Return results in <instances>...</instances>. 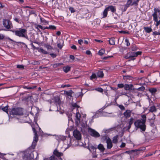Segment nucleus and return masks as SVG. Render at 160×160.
<instances>
[{"label":"nucleus","instance_id":"obj_25","mask_svg":"<svg viewBox=\"0 0 160 160\" xmlns=\"http://www.w3.org/2000/svg\"><path fill=\"white\" fill-rule=\"evenodd\" d=\"M145 32L148 33H149L152 31V28L149 27H145L144 28Z\"/></svg>","mask_w":160,"mask_h":160},{"label":"nucleus","instance_id":"obj_57","mask_svg":"<svg viewBox=\"0 0 160 160\" xmlns=\"http://www.w3.org/2000/svg\"><path fill=\"white\" fill-rule=\"evenodd\" d=\"M98 117V114H96L92 117V118L94 119V118H97Z\"/></svg>","mask_w":160,"mask_h":160},{"label":"nucleus","instance_id":"obj_6","mask_svg":"<svg viewBox=\"0 0 160 160\" xmlns=\"http://www.w3.org/2000/svg\"><path fill=\"white\" fill-rule=\"evenodd\" d=\"M136 127L140 128L142 131H145L146 130L145 122H144L142 120H138L136 121L134 123Z\"/></svg>","mask_w":160,"mask_h":160},{"label":"nucleus","instance_id":"obj_43","mask_svg":"<svg viewBox=\"0 0 160 160\" xmlns=\"http://www.w3.org/2000/svg\"><path fill=\"white\" fill-rule=\"evenodd\" d=\"M95 90L101 92H103V89L101 88H96Z\"/></svg>","mask_w":160,"mask_h":160},{"label":"nucleus","instance_id":"obj_13","mask_svg":"<svg viewBox=\"0 0 160 160\" xmlns=\"http://www.w3.org/2000/svg\"><path fill=\"white\" fill-rule=\"evenodd\" d=\"M3 25L7 29H10L12 26V23L11 22L8 20H4L3 21Z\"/></svg>","mask_w":160,"mask_h":160},{"label":"nucleus","instance_id":"obj_22","mask_svg":"<svg viewBox=\"0 0 160 160\" xmlns=\"http://www.w3.org/2000/svg\"><path fill=\"white\" fill-rule=\"evenodd\" d=\"M37 49L38 50L39 52H41L44 54H47L48 53L47 51L42 48H37Z\"/></svg>","mask_w":160,"mask_h":160},{"label":"nucleus","instance_id":"obj_2","mask_svg":"<svg viewBox=\"0 0 160 160\" xmlns=\"http://www.w3.org/2000/svg\"><path fill=\"white\" fill-rule=\"evenodd\" d=\"M154 12L152 14L153 20L156 23L155 24L158 27L160 24V10L158 8H155L154 9Z\"/></svg>","mask_w":160,"mask_h":160},{"label":"nucleus","instance_id":"obj_49","mask_svg":"<svg viewBox=\"0 0 160 160\" xmlns=\"http://www.w3.org/2000/svg\"><path fill=\"white\" fill-rule=\"evenodd\" d=\"M111 131V129H104V131L105 133H108L109 132Z\"/></svg>","mask_w":160,"mask_h":160},{"label":"nucleus","instance_id":"obj_27","mask_svg":"<svg viewBox=\"0 0 160 160\" xmlns=\"http://www.w3.org/2000/svg\"><path fill=\"white\" fill-rule=\"evenodd\" d=\"M70 67L69 66L65 67L63 68V70L66 73L68 72L70 70Z\"/></svg>","mask_w":160,"mask_h":160},{"label":"nucleus","instance_id":"obj_9","mask_svg":"<svg viewBox=\"0 0 160 160\" xmlns=\"http://www.w3.org/2000/svg\"><path fill=\"white\" fill-rule=\"evenodd\" d=\"M139 1V0H128L127 3L125 5V7L127 8L130 6H137L138 5V3Z\"/></svg>","mask_w":160,"mask_h":160},{"label":"nucleus","instance_id":"obj_10","mask_svg":"<svg viewBox=\"0 0 160 160\" xmlns=\"http://www.w3.org/2000/svg\"><path fill=\"white\" fill-rule=\"evenodd\" d=\"M88 130L90 134L92 136L98 137L100 136L98 132L91 128H88Z\"/></svg>","mask_w":160,"mask_h":160},{"label":"nucleus","instance_id":"obj_31","mask_svg":"<svg viewBox=\"0 0 160 160\" xmlns=\"http://www.w3.org/2000/svg\"><path fill=\"white\" fill-rule=\"evenodd\" d=\"M63 46V42L62 41V42H60L58 44L57 46L60 49H61Z\"/></svg>","mask_w":160,"mask_h":160},{"label":"nucleus","instance_id":"obj_47","mask_svg":"<svg viewBox=\"0 0 160 160\" xmlns=\"http://www.w3.org/2000/svg\"><path fill=\"white\" fill-rule=\"evenodd\" d=\"M145 89V88L144 87L142 86L140 88H139L137 89V90L139 91H143Z\"/></svg>","mask_w":160,"mask_h":160},{"label":"nucleus","instance_id":"obj_18","mask_svg":"<svg viewBox=\"0 0 160 160\" xmlns=\"http://www.w3.org/2000/svg\"><path fill=\"white\" fill-rule=\"evenodd\" d=\"M107 10L108 11L109 10H110L112 12H114L116 11L115 7L112 5H110L106 8Z\"/></svg>","mask_w":160,"mask_h":160},{"label":"nucleus","instance_id":"obj_64","mask_svg":"<svg viewBox=\"0 0 160 160\" xmlns=\"http://www.w3.org/2000/svg\"><path fill=\"white\" fill-rule=\"evenodd\" d=\"M91 53V51L89 50H87L86 51V54L87 55H90Z\"/></svg>","mask_w":160,"mask_h":160},{"label":"nucleus","instance_id":"obj_5","mask_svg":"<svg viewBox=\"0 0 160 160\" xmlns=\"http://www.w3.org/2000/svg\"><path fill=\"white\" fill-rule=\"evenodd\" d=\"M10 113L13 115L21 116L23 114V109L20 108H15L12 109Z\"/></svg>","mask_w":160,"mask_h":160},{"label":"nucleus","instance_id":"obj_23","mask_svg":"<svg viewBox=\"0 0 160 160\" xmlns=\"http://www.w3.org/2000/svg\"><path fill=\"white\" fill-rule=\"evenodd\" d=\"M98 148L101 152H103L105 150L103 145L101 144L98 145Z\"/></svg>","mask_w":160,"mask_h":160},{"label":"nucleus","instance_id":"obj_28","mask_svg":"<svg viewBox=\"0 0 160 160\" xmlns=\"http://www.w3.org/2000/svg\"><path fill=\"white\" fill-rule=\"evenodd\" d=\"M118 135H116L113 138L112 142L114 143H116L118 141Z\"/></svg>","mask_w":160,"mask_h":160},{"label":"nucleus","instance_id":"obj_4","mask_svg":"<svg viewBox=\"0 0 160 160\" xmlns=\"http://www.w3.org/2000/svg\"><path fill=\"white\" fill-rule=\"evenodd\" d=\"M75 117V122L76 124L77 125L80 124L82 126V127H80L81 131H85L87 128L86 122L85 121L84 122H80V118H81V115L79 112H77Z\"/></svg>","mask_w":160,"mask_h":160},{"label":"nucleus","instance_id":"obj_44","mask_svg":"<svg viewBox=\"0 0 160 160\" xmlns=\"http://www.w3.org/2000/svg\"><path fill=\"white\" fill-rule=\"evenodd\" d=\"M49 29L55 30L56 29V27L54 25H50L49 26Z\"/></svg>","mask_w":160,"mask_h":160},{"label":"nucleus","instance_id":"obj_12","mask_svg":"<svg viewBox=\"0 0 160 160\" xmlns=\"http://www.w3.org/2000/svg\"><path fill=\"white\" fill-rule=\"evenodd\" d=\"M73 136L76 139H81L82 137L81 133L80 132L77 130H74L73 132Z\"/></svg>","mask_w":160,"mask_h":160},{"label":"nucleus","instance_id":"obj_41","mask_svg":"<svg viewBox=\"0 0 160 160\" xmlns=\"http://www.w3.org/2000/svg\"><path fill=\"white\" fill-rule=\"evenodd\" d=\"M133 120L134 119L133 118H131L128 122L129 124L130 125H131L133 123Z\"/></svg>","mask_w":160,"mask_h":160},{"label":"nucleus","instance_id":"obj_61","mask_svg":"<svg viewBox=\"0 0 160 160\" xmlns=\"http://www.w3.org/2000/svg\"><path fill=\"white\" fill-rule=\"evenodd\" d=\"M152 115H153V117L151 118V119L154 120L155 119V115L153 113L152 114Z\"/></svg>","mask_w":160,"mask_h":160},{"label":"nucleus","instance_id":"obj_58","mask_svg":"<svg viewBox=\"0 0 160 160\" xmlns=\"http://www.w3.org/2000/svg\"><path fill=\"white\" fill-rule=\"evenodd\" d=\"M26 117H25L23 118V119L22 120V121H21V122L22 123H23L26 122Z\"/></svg>","mask_w":160,"mask_h":160},{"label":"nucleus","instance_id":"obj_45","mask_svg":"<svg viewBox=\"0 0 160 160\" xmlns=\"http://www.w3.org/2000/svg\"><path fill=\"white\" fill-rule=\"evenodd\" d=\"M153 34L154 35H160V33H159V31H154L153 32Z\"/></svg>","mask_w":160,"mask_h":160},{"label":"nucleus","instance_id":"obj_3","mask_svg":"<svg viewBox=\"0 0 160 160\" xmlns=\"http://www.w3.org/2000/svg\"><path fill=\"white\" fill-rule=\"evenodd\" d=\"M11 31L14 33L15 35L19 37L24 38L28 40L27 34V30L24 29L20 28L17 30H11Z\"/></svg>","mask_w":160,"mask_h":160},{"label":"nucleus","instance_id":"obj_29","mask_svg":"<svg viewBox=\"0 0 160 160\" xmlns=\"http://www.w3.org/2000/svg\"><path fill=\"white\" fill-rule=\"evenodd\" d=\"M108 12L107 9L106 8L105 9L103 12V18H105L106 17L108 14Z\"/></svg>","mask_w":160,"mask_h":160},{"label":"nucleus","instance_id":"obj_35","mask_svg":"<svg viewBox=\"0 0 160 160\" xmlns=\"http://www.w3.org/2000/svg\"><path fill=\"white\" fill-rule=\"evenodd\" d=\"M2 109L4 112H6L7 114H8V106H6L5 107L2 108Z\"/></svg>","mask_w":160,"mask_h":160},{"label":"nucleus","instance_id":"obj_50","mask_svg":"<svg viewBox=\"0 0 160 160\" xmlns=\"http://www.w3.org/2000/svg\"><path fill=\"white\" fill-rule=\"evenodd\" d=\"M78 43L81 45H82L83 43V41L82 40L80 39L78 41Z\"/></svg>","mask_w":160,"mask_h":160},{"label":"nucleus","instance_id":"obj_21","mask_svg":"<svg viewBox=\"0 0 160 160\" xmlns=\"http://www.w3.org/2000/svg\"><path fill=\"white\" fill-rule=\"evenodd\" d=\"M97 75L98 77L102 78L103 77L104 74L102 71L100 70L98 72Z\"/></svg>","mask_w":160,"mask_h":160},{"label":"nucleus","instance_id":"obj_26","mask_svg":"<svg viewBox=\"0 0 160 160\" xmlns=\"http://www.w3.org/2000/svg\"><path fill=\"white\" fill-rule=\"evenodd\" d=\"M54 100L56 104H59L60 102V98L58 97H55L54 98Z\"/></svg>","mask_w":160,"mask_h":160},{"label":"nucleus","instance_id":"obj_38","mask_svg":"<svg viewBox=\"0 0 160 160\" xmlns=\"http://www.w3.org/2000/svg\"><path fill=\"white\" fill-rule=\"evenodd\" d=\"M149 91L151 93H155L156 92L157 89L155 88H150L149 89Z\"/></svg>","mask_w":160,"mask_h":160},{"label":"nucleus","instance_id":"obj_33","mask_svg":"<svg viewBox=\"0 0 160 160\" xmlns=\"http://www.w3.org/2000/svg\"><path fill=\"white\" fill-rule=\"evenodd\" d=\"M142 119L141 120H142V121L144 122H145L146 119V116L145 115H143L141 116Z\"/></svg>","mask_w":160,"mask_h":160},{"label":"nucleus","instance_id":"obj_16","mask_svg":"<svg viewBox=\"0 0 160 160\" xmlns=\"http://www.w3.org/2000/svg\"><path fill=\"white\" fill-rule=\"evenodd\" d=\"M107 144V148L108 149L111 148L112 147V144L111 140L109 138H108L106 141Z\"/></svg>","mask_w":160,"mask_h":160},{"label":"nucleus","instance_id":"obj_1","mask_svg":"<svg viewBox=\"0 0 160 160\" xmlns=\"http://www.w3.org/2000/svg\"><path fill=\"white\" fill-rule=\"evenodd\" d=\"M56 138L59 142L64 141L65 143L66 142L67 140L68 141L69 143H67L68 148H69L71 146H75L78 145L77 141L72 140L70 138H67L66 139V137L63 136H57L56 137Z\"/></svg>","mask_w":160,"mask_h":160},{"label":"nucleus","instance_id":"obj_19","mask_svg":"<svg viewBox=\"0 0 160 160\" xmlns=\"http://www.w3.org/2000/svg\"><path fill=\"white\" fill-rule=\"evenodd\" d=\"M74 93V92L72 90L69 91H64V94L67 95V96H69L71 97H72V94Z\"/></svg>","mask_w":160,"mask_h":160},{"label":"nucleus","instance_id":"obj_8","mask_svg":"<svg viewBox=\"0 0 160 160\" xmlns=\"http://www.w3.org/2000/svg\"><path fill=\"white\" fill-rule=\"evenodd\" d=\"M142 52L140 51H138L136 52H132L127 53L125 56V58L127 59L132 57H136L138 55H140Z\"/></svg>","mask_w":160,"mask_h":160},{"label":"nucleus","instance_id":"obj_39","mask_svg":"<svg viewBox=\"0 0 160 160\" xmlns=\"http://www.w3.org/2000/svg\"><path fill=\"white\" fill-rule=\"evenodd\" d=\"M125 44L127 46H129L130 45V43H129V41L127 38H126L125 40Z\"/></svg>","mask_w":160,"mask_h":160},{"label":"nucleus","instance_id":"obj_7","mask_svg":"<svg viewBox=\"0 0 160 160\" xmlns=\"http://www.w3.org/2000/svg\"><path fill=\"white\" fill-rule=\"evenodd\" d=\"M24 160H30L34 159L33 153L31 152H26L23 157Z\"/></svg>","mask_w":160,"mask_h":160},{"label":"nucleus","instance_id":"obj_55","mask_svg":"<svg viewBox=\"0 0 160 160\" xmlns=\"http://www.w3.org/2000/svg\"><path fill=\"white\" fill-rule=\"evenodd\" d=\"M70 58L72 60H75V57L73 55H71L70 56Z\"/></svg>","mask_w":160,"mask_h":160},{"label":"nucleus","instance_id":"obj_32","mask_svg":"<svg viewBox=\"0 0 160 160\" xmlns=\"http://www.w3.org/2000/svg\"><path fill=\"white\" fill-rule=\"evenodd\" d=\"M105 53L104 49H102L98 52V54L100 56L102 55Z\"/></svg>","mask_w":160,"mask_h":160},{"label":"nucleus","instance_id":"obj_37","mask_svg":"<svg viewBox=\"0 0 160 160\" xmlns=\"http://www.w3.org/2000/svg\"><path fill=\"white\" fill-rule=\"evenodd\" d=\"M62 65V63H55L53 65V67L54 68H56L57 67H58L61 66V65Z\"/></svg>","mask_w":160,"mask_h":160},{"label":"nucleus","instance_id":"obj_36","mask_svg":"<svg viewBox=\"0 0 160 160\" xmlns=\"http://www.w3.org/2000/svg\"><path fill=\"white\" fill-rule=\"evenodd\" d=\"M44 46L48 49H52V47L49 45L45 44L44 45Z\"/></svg>","mask_w":160,"mask_h":160},{"label":"nucleus","instance_id":"obj_40","mask_svg":"<svg viewBox=\"0 0 160 160\" xmlns=\"http://www.w3.org/2000/svg\"><path fill=\"white\" fill-rule=\"evenodd\" d=\"M36 28L38 30H39V28H40L42 30H43L44 29L43 28V27H42L41 25L38 24L36 25Z\"/></svg>","mask_w":160,"mask_h":160},{"label":"nucleus","instance_id":"obj_51","mask_svg":"<svg viewBox=\"0 0 160 160\" xmlns=\"http://www.w3.org/2000/svg\"><path fill=\"white\" fill-rule=\"evenodd\" d=\"M119 32L120 33H129V32H126L124 31H119Z\"/></svg>","mask_w":160,"mask_h":160},{"label":"nucleus","instance_id":"obj_17","mask_svg":"<svg viewBox=\"0 0 160 160\" xmlns=\"http://www.w3.org/2000/svg\"><path fill=\"white\" fill-rule=\"evenodd\" d=\"M148 108L149 112L152 113L157 112V109L154 105L149 106Z\"/></svg>","mask_w":160,"mask_h":160},{"label":"nucleus","instance_id":"obj_34","mask_svg":"<svg viewBox=\"0 0 160 160\" xmlns=\"http://www.w3.org/2000/svg\"><path fill=\"white\" fill-rule=\"evenodd\" d=\"M24 66L23 65H17V68L21 70L24 69Z\"/></svg>","mask_w":160,"mask_h":160},{"label":"nucleus","instance_id":"obj_48","mask_svg":"<svg viewBox=\"0 0 160 160\" xmlns=\"http://www.w3.org/2000/svg\"><path fill=\"white\" fill-rule=\"evenodd\" d=\"M69 10H70L71 13H73L75 12V10L72 7H70L69 8Z\"/></svg>","mask_w":160,"mask_h":160},{"label":"nucleus","instance_id":"obj_42","mask_svg":"<svg viewBox=\"0 0 160 160\" xmlns=\"http://www.w3.org/2000/svg\"><path fill=\"white\" fill-rule=\"evenodd\" d=\"M131 49L133 51H136L137 49V47L135 45H133L132 46Z\"/></svg>","mask_w":160,"mask_h":160},{"label":"nucleus","instance_id":"obj_59","mask_svg":"<svg viewBox=\"0 0 160 160\" xmlns=\"http://www.w3.org/2000/svg\"><path fill=\"white\" fill-rule=\"evenodd\" d=\"M125 146V143L123 142H122L121 145L120 146V147L121 148H124Z\"/></svg>","mask_w":160,"mask_h":160},{"label":"nucleus","instance_id":"obj_11","mask_svg":"<svg viewBox=\"0 0 160 160\" xmlns=\"http://www.w3.org/2000/svg\"><path fill=\"white\" fill-rule=\"evenodd\" d=\"M32 130L34 133V140L32 142V146H33V148H35V145H36V143L38 140V135L37 133V132L34 128L32 127Z\"/></svg>","mask_w":160,"mask_h":160},{"label":"nucleus","instance_id":"obj_63","mask_svg":"<svg viewBox=\"0 0 160 160\" xmlns=\"http://www.w3.org/2000/svg\"><path fill=\"white\" fill-rule=\"evenodd\" d=\"M4 38V36L2 34H0V39H2Z\"/></svg>","mask_w":160,"mask_h":160},{"label":"nucleus","instance_id":"obj_46","mask_svg":"<svg viewBox=\"0 0 160 160\" xmlns=\"http://www.w3.org/2000/svg\"><path fill=\"white\" fill-rule=\"evenodd\" d=\"M118 88H122L124 87V85L122 83L119 84L118 85Z\"/></svg>","mask_w":160,"mask_h":160},{"label":"nucleus","instance_id":"obj_53","mask_svg":"<svg viewBox=\"0 0 160 160\" xmlns=\"http://www.w3.org/2000/svg\"><path fill=\"white\" fill-rule=\"evenodd\" d=\"M119 108L122 110H124L125 109L124 107L122 105H120Z\"/></svg>","mask_w":160,"mask_h":160},{"label":"nucleus","instance_id":"obj_62","mask_svg":"<svg viewBox=\"0 0 160 160\" xmlns=\"http://www.w3.org/2000/svg\"><path fill=\"white\" fill-rule=\"evenodd\" d=\"M71 48L72 49H73L74 50L76 49H77V48H76V46H75V45H72L71 46Z\"/></svg>","mask_w":160,"mask_h":160},{"label":"nucleus","instance_id":"obj_54","mask_svg":"<svg viewBox=\"0 0 160 160\" xmlns=\"http://www.w3.org/2000/svg\"><path fill=\"white\" fill-rule=\"evenodd\" d=\"M70 86V85L69 84H67V85H62L61 86V87L62 88H65L66 87H69Z\"/></svg>","mask_w":160,"mask_h":160},{"label":"nucleus","instance_id":"obj_14","mask_svg":"<svg viewBox=\"0 0 160 160\" xmlns=\"http://www.w3.org/2000/svg\"><path fill=\"white\" fill-rule=\"evenodd\" d=\"M124 89L126 90H134L133 86L132 84H125L124 85Z\"/></svg>","mask_w":160,"mask_h":160},{"label":"nucleus","instance_id":"obj_24","mask_svg":"<svg viewBox=\"0 0 160 160\" xmlns=\"http://www.w3.org/2000/svg\"><path fill=\"white\" fill-rule=\"evenodd\" d=\"M109 44L112 45H114L115 44V38H112L109 40Z\"/></svg>","mask_w":160,"mask_h":160},{"label":"nucleus","instance_id":"obj_30","mask_svg":"<svg viewBox=\"0 0 160 160\" xmlns=\"http://www.w3.org/2000/svg\"><path fill=\"white\" fill-rule=\"evenodd\" d=\"M97 77V75H96L95 73H93L90 77V79L91 80H93V79H96Z\"/></svg>","mask_w":160,"mask_h":160},{"label":"nucleus","instance_id":"obj_20","mask_svg":"<svg viewBox=\"0 0 160 160\" xmlns=\"http://www.w3.org/2000/svg\"><path fill=\"white\" fill-rule=\"evenodd\" d=\"M53 154L58 157H59L63 155L62 153L59 152L56 149L54 150Z\"/></svg>","mask_w":160,"mask_h":160},{"label":"nucleus","instance_id":"obj_52","mask_svg":"<svg viewBox=\"0 0 160 160\" xmlns=\"http://www.w3.org/2000/svg\"><path fill=\"white\" fill-rule=\"evenodd\" d=\"M42 22L45 25L48 24V22L45 20H42Z\"/></svg>","mask_w":160,"mask_h":160},{"label":"nucleus","instance_id":"obj_60","mask_svg":"<svg viewBox=\"0 0 160 160\" xmlns=\"http://www.w3.org/2000/svg\"><path fill=\"white\" fill-rule=\"evenodd\" d=\"M50 54L53 58H55L56 56V55L54 53H50Z\"/></svg>","mask_w":160,"mask_h":160},{"label":"nucleus","instance_id":"obj_15","mask_svg":"<svg viewBox=\"0 0 160 160\" xmlns=\"http://www.w3.org/2000/svg\"><path fill=\"white\" fill-rule=\"evenodd\" d=\"M132 111L130 110H127L123 113L124 116L126 118H129L131 115Z\"/></svg>","mask_w":160,"mask_h":160},{"label":"nucleus","instance_id":"obj_56","mask_svg":"<svg viewBox=\"0 0 160 160\" xmlns=\"http://www.w3.org/2000/svg\"><path fill=\"white\" fill-rule=\"evenodd\" d=\"M56 158L54 156H52L50 157V160H56Z\"/></svg>","mask_w":160,"mask_h":160}]
</instances>
